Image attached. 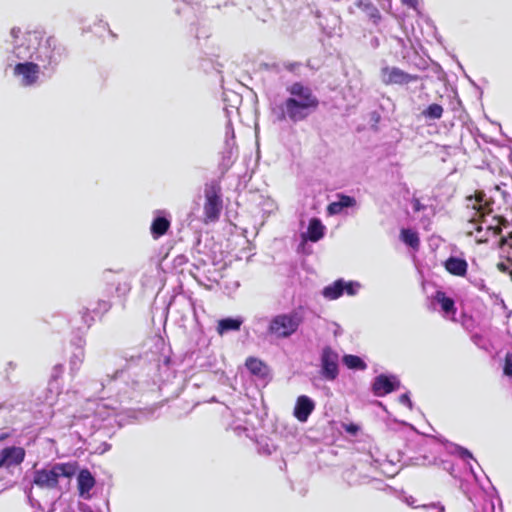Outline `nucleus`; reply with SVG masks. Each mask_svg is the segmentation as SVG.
<instances>
[{
	"instance_id": "1",
	"label": "nucleus",
	"mask_w": 512,
	"mask_h": 512,
	"mask_svg": "<svg viewBox=\"0 0 512 512\" xmlns=\"http://www.w3.org/2000/svg\"><path fill=\"white\" fill-rule=\"evenodd\" d=\"M286 91L289 97L277 107L278 120L299 123L318 110L320 101L309 86L294 82Z\"/></svg>"
},
{
	"instance_id": "2",
	"label": "nucleus",
	"mask_w": 512,
	"mask_h": 512,
	"mask_svg": "<svg viewBox=\"0 0 512 512\" xmlns=\"http://www.w3.org/2000/svg\"><path fill=\"white\" fill-rule=\"evenodd\" d=\"M78 470L77 462L56 463L50 467L35 470L33 484L42 489L53 490L59 486V478H72Z\"/></svg>"
},
{
	"instance_id": "3",
	"label": "nucleus",
	"mask_w": 512,
	"mask_h": 512,
	"mask_svg": "<svg viewBox=\"0 0 512 512\" xmlns=\"http://www.w3.org/2000/svg\"><path fill=\"white\" fill-rule=\"evenodd\" d=\"M304 321L301 309H293L288 313L274 316L268 325V333L278 339H286L295 334Z\"/></svg>"
},
{
	"instance_id": "4",
	"label": "nucleus",
	"mask_w": 512,
	"mask_h": 512,
	"mask_svg": "<svg viewBox=\"0 0 512 512\" xmlns=\"http://www.w3.org/2000/svg\"><path fill=\"white\" fill-rule=\"evenodd\" d=\"M467 208H471L474 213L469 219L472 229L467 232L468 235L480 233L483 230L481 223L485 221V217L493 212L494 201L487 198L482 190H477L473 195L466 197Z\"/></svg>"
},
{
	"instance_id": "5",
	"label": "nucleus",
	"mask_w": 512,
	"mask_h": 512,
	"mask_svg": "<svg viewBox=\"0 0 512 512\" xmlns=\"http://www.w3.org/2000/svg\"><path fill=\"white\" fill-rule=\"evenodd\" d=\"M205 224L216 222L222 211V199L220 195V187L211 185L205 189V203L203 207Z\"/></svg>"
},
{
	"instance_id": "6",
	"label": "nucleus",
	"mask_w": 512,
	"mask_h": 512,
	"mask_svg": "<svg viewBox=\"0 0 512 512\" xmlns=\"http://www.w3.org/2000/svg\"><path fill=\"white\" fill-rule=\"evenodd\" d=\"M381 80L385 85H405L418 80V75H412L398 67H383L380 71Z\"/></svg>"
},
{
	"instance_id": "7",
	"label": "nucleus",
	"mask_w": 512,
	"mask_h": 512,
	"mask_svg": "<svg viewBox=\"0 0 512 512\" xmlns=\"http://www.w3.org/2000/svg\"><path fill=\"white\" fill-rule=\"evenodd\" d=\"M338 354L330 346H326L321 354L322 375L327 380H335L338 376Z\"/></svg>"
},
{
	"instance_id": "8",
	"label": "nucleus",
	"mask_w": 512,
	"mask_h": 512,
	"mask_svg": "<svg viewBox=\"0 0 512 512\" xmlns=\"http://www.w3.org/2000/svg\"><path fill=\"white\" fill-rule=\"evenodd\" d=\"M40 67L34 62L18 63L14 67V75L21 76V85L33 86L38 82Z\"/></svg>"
},
{
	"instance_id": "9",
	"label": "nucleus",
	"mask_w": 512,
	"mask_h": 512,
	"mask_svg": "<svg viewBox=\"0 0 512 512\" xmlns=\"http://www.w3.org/2000/svg\"><path fill=\"white\" fill-rule=\"evenodd\" d=\"M25 449L22 447H5L0 450V468L20 465L25 459Z\"/></svg>"
},
{
	"instance_id": "10",
	"label": "nucleus",
	"mask_w": 512,
	"mask_h": 512,
	"mask_svg": "<svg viewBox=\"0 0 512 512\" xmlns=\"http://www.w3.org/2000/svg\"><path fill=\"white\" fill-rule=\"evenodd\" d=\"M315 408L314 402L306 395L297 398L293 415L300 422H306Z\"/></svg>"
},
{
	"instance_id": "11",
	"label": "nucleus",
	"mask_w": 512,
	"mask_h": 512,
	"mask_svg": "<svg viewBox=\"0 0 512 512\" xmlns=\"http://www.w3.org/2000/svg\"><path fill=\"white\" fill-rule=\"evenodd\" d=\"M443 266L453 276L465 277L467 275L468 263L463 258L450 256L444 261Z\"/></svg>"
},
{
	"instance_id": "12",
	"label": "nucleus",
	"mask_w": 512,
	"mask_h": 512,
	"mask_svg": "<svg viewBox=\"0 0 512 512\" xmlns=\"http://www.w3.org/2000/svg\"><path fill=\"white\" fill-rule=\"evenodd\" d=\"M395 384L386 375H379L372 384V391L375 396H385L395 390Z\"/></svg>"
},
{
	"instance_id": "13",
	"label": "nucleus",
	"mask_w": 512,
	"mask_h": 512,
	"mask_svg": "<svg viewBox=\"0 0 512 512\" xmlns=\"http://www.w3.org/2000/svg\"><path fill=\"white\" fill-rule=\"evenodd\" d=\"M95 478L88 469H82L78 473L77 487L80 496L84 497L89 494L90 490L95 486Z\"/></svg>"
},
{
	"instance_id": "14",
	"label": "nucleus",
	"mask_w": 512,
	"mask_h": 512,
	"mask_svg": "<svg viewBox=\"0 0 512 512\" xmlns=\"http://www.w3.org/2000/svg\"><path fill=\"white\" fill-rule=\"evenodd\" d=\"M245 366L250 371V373L259 378H266L268 376L269 370L267 365L261 361L260 359L249 357L245 361Z\"/></svg>"
},
{
	"instance_id": "15",
	"label": "nucleus",
	"mask_w": 512,
	"mask_h": 512,
	"mask_svg": "<svg viewBox=\"0 0 512 512\" xmlns=\"http://www.w3.org/2000/svg\"><path fill=\"white\" fill-rule=\"evenodd\" d=\"M345 282L342 279L336 280L331 285L326 286L322 295L329 300H336L344 293Z\"/></svg>"
},
{
	"instance_id": "16",
	"label": "nucleus",
	"mask_w": 512,
	"mask_h": 512,
	"mask_svg": "<svg viewBox=\"0 0 512 512\" xmlns=\"http://www.w3.org/2000/svg\"><path fill=\"white\" fill-rule=\"evenodd\" d=\"M170 221L165 217H156L151 224V234L154 239L165 235L170 228Z\"/></svg>"
},
{
	"instance_id": "17",
	"label": "nucleus",
	"mask_w": 512,
	"mask_h": 512,
	"mask_svg": "<svg viewBox=\"0 0 512 512\" xmlns=\"http://www.w3.org/2000/svg\"><path fill=\"white\" fill-rule=\"evenodd\" d=\"M434 299L440 304L441 309L446 314H455V301L446 295L445 292L438 290L435 292Z\"/></svg>"
},
{
	"instance_id": "18",
	"label": "nucleus",
	"mask_w": 512,
	"mask_h": 512,
	"mask_svg": "<svg viewBox=\"0 0 512 512\" xmlns=\"http://www.w3.org/2000/svg\"><path fill=\"white\" fill-rule=\"evenodd\" d=\"M400 239L403 243L408 245L414 250H418L420 247V238L416 231L409 229V228H403L400 231Z\"/></svg>"
},
{
	"instance_id": "19",
	"label": "nucleus",
	"mask_w": 512,
	"mask_h": 512,
	"mask_svg": "<svg viewBox=\"0 0 512 512\" xmlns=\"http://www.w3.org/2000/svg\"><path fill=\"white\" fill-rule=\"evenodd\" d=\"M307 234L312 242H317L324 236V226L318 218L310 220Z\"/></svg>"
},
{
	"instance_id": "20",
	"label": "nucleus",
	"mask_w": 512,
	"mask_h": 512,
	"mask_svg": "<svg viewBox=\"0 0 512 512\" xmlns=\"http://www.w3.org/2000/svg\"><path fill=\"white\" fill-rule=\"evenodd\" d=\"M242 321L239 319L224 318L218 321L217 332L223 335L228 331H237L240 329Z\"/></svg>"
},
{
	"instance_id": "21",
	"label": "nucleus",
	"mask_w": 512,
	"mask_h": 512,
	"mask_svg": "<svg viewBox=\"0 0 512 512\" xmlns=\"http://www.w3.org/2000/svg\"><path fill=\"white\" fill-rule=\"evenodd\" d=\"M343 363L349 368L354 370H365L367 365L366 363L356 355L348 354L344 355Z\"/></svg>"
},
{
	"instance_id": "22",
	"label": "nucleus",
	"mask_w": 512,
	"mask_h": 512,
	"mask_svg": "<svg viewBox=\"0 0 512 512\" xmlns=\"http://www.w3.org/2000/svg\"><path fill=\"white\" fill-rule=\"evenodd\" d=\"M499 247L505 252V259L512 260V231L499 240Z\"/></svg>"
},
{
	"instance_id": "23",
	"label": "nucleus",
	"mask_w": 512,
	"mask_h": 512,
	"mask_svg": "<svg viewBox=\"0 0 512 512\" xmlns=\"http://www.w3.org/2000/svg\"><path fill=\"white\" fill-rule=\"evenodd\" d=\"M423 116L429 119H440L443 115V108L441 105L433 103L430 104L423 112Z\"/></svg>"
},
{
	"instance_id": "24",
	"label": "nucleus",
	"mask_w": 512,
	"mask_h": 512,
	"mask_svg": "<svg viewBox=\"0 0 512 512\" xmlns=\"http://www.w3.org/2000/svg\"><path fill=\"white\" fill-rule=\"evenodd\" d=\"M67 56V52L65 47L59 45L58 47H54L52 50V54L49 57L50 65H58L65 57Z\"/></svg>"
},
{
	"instance_id": "25",
	"label": "nucleus",
	"mask_w": 512,
	"mask_h": 512,
	"mask_svg": "<svg viewBox=\"0 0 512 512\" xmlns=\"http://www.w3.org/2000/svg\"><path fill=\"white\" fill-rule=\"evenodd\" d=\"M503 374L512 378V353H506L503 364Z\"/></svg>"
},
{
	"instance_id": "26",
	"label": "nucleus",
	"mask_w": 512,
	"mask_h": 512,
	"mask_svg": "<svg viewBox=\"0 0 512 512\" xmlns=\"http://www.w3.org/2000/svg\"><path fill=\"white\" fill-rule=\"evenodd\" d=\"M339 197V203L340 205L343 207V208H346V207H352L355 205L356 201L353 197L351 196H347V195H338Z\"/></svg>"
},
{
	"instance_id": "27",
	"label": "nucleus",
	"mask_w": 512,
	"mask_h": 512,
	"mask_svg": "<svg viewBox=\"0 0 512 512\" xmlns=\"http://www.w3.org/2000/svg\"><path fill=\"white\" fill-rule=\"evenodd\" d=\"M508 263L512 265V260H506ZM498 271L504 274H508L510 280L512 281V269H510L509 265L504 262H498L496 265Z\"/></svg>"
},
{
	"instance_id": "28",
	"label": "nucleus",
	"mask_w": 512,
	"mask_h": 512,
	"mask_svg": "<svg viewBox=\"0 0 512 512\" xmlns=\"http://www.w3.org/2000/svg\"><path fill=\"white\" fill-rule=\"evenodd\" d=\"M498 222H499V225H497L495 227H493V226L487 227L488 230H493V233L495 235H499L502 232L501 225L506 226L508 224V221L503 217H498Z\"/></svg>"
},
{
	"instance_id": "29",
	"label": "nucleus",
	"mask_w": 512,
	"mask_h": 512,
	"mask_svg": "<svg viewBox=\"0 0 512 512\" xmlns=\"http://www.w3.org/2000/svg\"><path fill=\"white\" fill-rule=\"evenodd\" d=\"M342 210L343 207L338 201L330 203L327 207V211L331 215L339 214Z\"/></svg>"
},
{
	"instance_id": "30",
	"label": "nucleus",
	"mask_w": 512,
	"mask_h": 512,
	"mask_svg": "<svg viewBox=\"0 0 512 512\" xmlns=\"http://www.w3.org/2000/svg\"><path fill=\"white\" fill-rule=\"evenodd\" d=\"M357 287H359L358 284H355L353 282H345L344 292L349 296H353L357 292Z\"/></svg>"
},
{
	"instance_id": "31",
	"label": "nucleus",
	"mask_w": 512,
	"mask_h": 512,
	"mask_svg": "<svg viewBox=\"0 0 512 512\" xmlns=\"http://www.w3.org/2000/svg\"><path fill=\"white\" fill-rule=\"evenodd\" d=\"M342 427L351 435H355L359 431V426L354 423L343 424Z\"/></svg>"
},
{
	"instance_id": "32",
	"label": "nucleus",
	"mask_w": 512,
	"mask_h": 512,
	"mask_svg": "<svg viewBox=\"0 0 512 512\" xmlns=\"http://www.w3.org/2000/svg\"><path fill=\"white\" fill-rule=\"evenodd\" d=\"M419 507L436 509V510H439V512H444V510H445L444 505H442L440 503H431V504H423L421 506H413V508H419Z\"/></svg>"
},
{
	"instance_id": "33",
	"label": "nucleus",
	"mask_w": 512,
	"mask_h": 512,
	"mask_svg": "<svg viewBox=\"0 0 512 512\" xmlns=\"http://www.w3.org/2000/svg\"><path fill=\"white\" fill-rule=\"evenodd\" d=\"M286 70L295 73L300 67V62H287L284 64Z\"/></svg>"
},
{
	"instance_id": "34",
	"label": "nucleus",
	"mask_w": 512,
	"mask_h": 512,
	"mask_svg": "<svg viewBox=\"0 0 512 512\" xmlns=\"http://www.w3.org/2000/svg\"><path fill=\"white\" fill-rule=\"evenodd\" d=\"M413 210L415 212L423 211L426 207L420 202L418 198L412 199Z\"/></svg>"
},
{
	"instance_id": "35",
	"label": "nucleus",
	"mask_w": 512,
	"mask_h": 512,
	"mask_svg": "<svg viewBox=\"0 0 512 512\" xmlns=\"http://www.w3.org/2000/svg\"><path fill=\"white\" fill-rule=\"evenodd\" d=\"M457 450L461 458H472V454L468 449L459 446Z\"/></svg>"
},
{
	"instance_id": "36",
	"label": "nucleus",
	"mask_w": 512,
	"mask_h": 512,
	"mask_svg": "<svg viewBox=\"0 0 512 512\" xmlns=\"http://www.w3.org/2000/svg\"><path fill=\"white\" fill-rule=\"evenodd\" d=\"M99 308L105 313L108 312L111 309V303L105 300H100L98 302Z\"/></svg>"
},
{
	"instance_id": "37",
	"label": "nucleus",
	"mask_w": 512,
	"mask_h": 512,
	"mask_svg": "<svg viewBox=\"0 0 512 512\" xmlns=\"http://www.w3.org/2000/svg\"><path fill=\"white\" fill-rule=\"evenodd\" d=\"M399 402L404 405H407L410 408L412 407V403H411V400H410V397L408 396V394H402L399 397Z\"/></svg>"
},
{
	"instance_id": "38",
	"label": "nucleus",
	"mask_w": 512,
	"mask_h": 512,
	"mask_svg": "<svg viewBox=\"0 0 512 512\" xmlns=\"http://www.w3.org/2000/svg\"><path fill=\"white\" fill-rule=\"evenodd\" d=\"M402 3L409 7L415 8L418 4V0H402Z\"/></svg>"
},
{
	"instance_id": "39",
	"label": "nucleus",
	"mask_w": 512,
	"mask_h": 512,
	"mask_svg": "<svg viewBox=\"0 0 512 512\" xmlns=\"http://www.w3.org/2000/svg\"><path fill=\"white\" fill-rule=\"evenodd\" d=\"M20 32V29L19 28H12L11 29V35L14 37V38H17L18 37V33Z\"/></svg>"
},
{
	"instance_id": "40",
	"label": "nucleus",
	"mask_w": 512,
	"mask_h": 512,
	"mask_svg": "<svg viewBox=\"0 0 512 512\" xmlns=\"http://www.w3.org/2000/svg\"><path fill=\"white\" fill-rule=\"evenodd\" d=\"M490 505H491V511L494 512L495 507H494V505H493V503L491 501H490Z\"/></svg>"
},
{
	"instance_id": "41",
	"label": "nucleus",
	"mask_w": 512,
	"mask_h": 512,
	"mask_svg": "<svg viewBox=\"0 0 512 512\" xmlns=\"http://www.w3.org/2000/svg\"><path fill=\"white\" fill-rule=\"evenodd\" d=\"M88 314V309L85 308L84 312H83V316L85 317L86 315Z\"/></svg>"
}]
</instances>
